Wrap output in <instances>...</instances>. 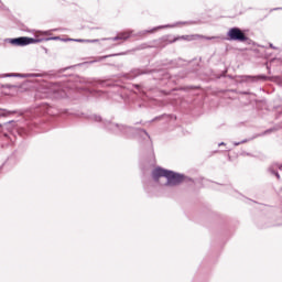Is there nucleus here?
Wrapping results in <instances>:
<instances>
[{"mask_svg":"<svg viewBox=\"0 0 282 282\" xmlns=\"http://www.w3.org/2000/svg\"><path fill=\"white\" fill-rule=\"evenodd\" d=\"M227 36L229 37V41H239V43H246V41H248V36H246V33L239 28L230 29Z\"/></svg>","mask_w":282,"mask_h":282,"instance_id":"f257e3e1","label":"nucleus"},{"mask_svg":"<svg viewBox=\"0 0 282 282\" xmlns=\"http://www.w3.org/2000/svg\"><path fill=\"white\" fill-rule=\"evenodd\" d=\"M37 41L32 37H15L11 39V45H15L18 47H25V45H31V43H36Z\"/></svg>","mask_w":282,"mask_h":282,"instance_id":"f03ea898","label":"nucleus"},{"mask_svg":"<svg viewBox=\"0 0 282 282\" xmlns=\"http://www.w3.org/2000/svg\"><path fill=\"white\" fill-rule=\"evenodd\" d=\"M167 186H177V184H182L184 182V176L175 173V172H167Z\"/></svg>","mask_w":282,"mask_h":282,"instance_id":"7ed1b4c3","label":"nucleus"},{"mask_svg":"<svg viewBox=\"0 0 282 282\" xmlns=\"http://www.w3.org/2000/svg\"><path fill=\"white\" fill-rule=\"evenodd\" d=\"M61 90L58 89L57 85L54 84H46L45 89L42 90V94H45V98H50V96H54L58 94Z\"/></svg>","mask_w":282,"mask_h":282,"instance_id":"20e7f679","label":"nucleus"},{"mask_svg":"<svg viewBox=\"0 0 282 282\" xmlns=\"http://www.w3.org/2000/svg\"><path fill=\"white\" fill-rule=\"evenodd\" d=\"M169 170H164L162 167H156L152 171V177L158 182L160 177H167L169 176Z\"/></svg>","mask_w":282,"mask_h":282,"instance_id":"39448f33","label":"nucleus"},{"mask_svg":"<svg viewBox=\"0 0 282 282\" xmlns=\"http://www.w3.org/2000/svg\"><path fill=\"white\" fill-rule=\"evenodd\" d=\"M182 39L183 41H195V39H202V35H183L181 37H176L172 41V43H175V41H180Z\"/></svg>","mask_w":282,"mask_h":282,"instance_id":"423d86ee","label":"nucleus"},{"mask_svg":"<svg viewBox=\"0 0 282 282\" xmlns=\"http://www.w3.org/2000/svg\"><path fill=\"white\" fill-rule=\"evenodd\" d=\"M131 36V32H122L119 33L118 36L115 37V41H127Z\"/></svg>","mask_w":282,"mask_h":282,"instance_id":"0eeeda50","label":"nucleus"},{"mask_svg":"<svg viewBox=\"0 0 282 282\" xmlns=\"http://www.w3.org/2000/svg\"><path fill=\"white\" fill-rule=\"evenodd\" d=\"M64 41H76L77 43H87V40H74V39H68Z\"/></svg>","mask_w":282,"mask_h":282,"instance_id":"6e6552de","label":"nucleus"},{"mask_svg":"<svg viewBox=\"0 0 282 282\" xmlns=\"http://www.w3.org/2000/svg\"><path fill=\"white\" fill-rule=\"evenodd\" d=\"M50 41H61V37H58V36H55V37H51V39H48Z\"/></svg>","mask_w":282,"mask_h":282,"instance_id":"1a4fd4ad","label":"nucleus"},{"mask_svg":"<svg viewBox=\"0 0 282 282\" xmlns=\"http://www.w3.org/2000/svg\"><path fill=\"white\" fill-rule=\"evenodd\" d=\"M0 116H8V112H6V110H0Z\"/></svg>","mask_w":282,"mask_h":282,"instance_id":"9d476101","label":"nucleus"}]
</instances>
